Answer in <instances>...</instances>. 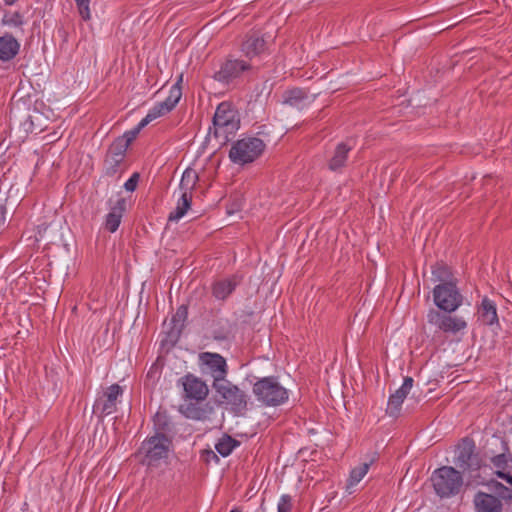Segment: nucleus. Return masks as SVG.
<instances>
[{"label": "nucleus", "instance_id": "f257e3e1", "mask_svg": "<svg viewBox=\"0 0 512 512\" xmlns=\"http://www.w3.org/2000/svg\"><path fill=\"white\" fill-rule=\"evenodd\" d=\"M213 127L209 128V135L222 139L225 143L234 136L240 128V115L235 106L227 101L221 102L214 113Z\"/></svg>", "mask_w": 512, "mask_h": 512}, {"label": "nucleus", "instance_id": "f03ea898", "mask_svg": "<svg viewBox=\"0 0 512 512\" xmlns=\"http://www.w3.org/2000/svg\"><path fill=\"white\" fill-rule=\"evenodd\" d=\"M435 493L441 498L457 495L463 485L461 473L451 466L436 469L430 478Z\"/></svg>", "mask_w": 512, "mask_h": 512}, {"label": "nucleus", "instance_id": "7ed1b4c3", "mask_svg": "<svg viewBox=\"0 0 512 512\" xmlns=\"http://www.w3.org/2000/svg\"><path fill=\"white\" fill-rule=\"evenodd\" d=\"M257 400L265 406H279L288 400V391L274 376L264 377L253 385Z\"/></svg>", "mask_w": 512, "mask_h": 512}, {"label": "nucleus", "instance_id": "20e7f679", "mask_svg": "<svg viewBox=\"0 0 512 512\" xmlns=\"http://www.w3.org/2000/svg\"><path fill=\"white\" fill-rule=\"evenodd\" d=\"M266 148L264 141L258 137H246L233 143L230 160L239 165H245L258 159Z\"/></svg>", "mask_w": 512, "mask_h": 512}, {"label": "nucleus", "instance_id": "39448f33", "mask_svg": "<svg viewBox=\"0 0 512 512\" xmlns=\"http://www.w3.org/2000/svg\"><path fill=\"white\" fill-rule=\"evenodd\" d=\"M213 389L221 397L222 402L230 406V410L236 415H243L248 408L249 396L245 391L229 380L221 383H213Z\"/></svg>", "mask_w": 512, "mask_h": 512}, {"label": "nucleus", "instance_id": "423d86ee", "mask_svg": "<svg viewBox=\"0 0 512 512\" xmlns=\"http://www.w3.org/2000/svg\"><path fill=\"white\" fill-rule=\"evenodd\" d=\"M171 444L170 437L152 435L142 442L138 453L144 455L143 463L157 466L161 460L168 458Z\"/></svg>", "mask_w": 512, "mask_h": 512}, {"label": "nucleus", "instance_id": "0eeeda50", "mask_svg": "<svg viewBox=\"0 0 512 512\" xmlns=\"http://www.w3.org/2000/svg\"><path fill=\"white\" fill-rule=\"evenodd\" d=\"M433 300L441 311L452 313L462 305L463 296L456 282L439 283L433 289Z\"/></svg>", "mask_w": 512, "mask_h": 512}, {"label": "nucleus", "instance_id": "6e6552de", "mask_svg": "<svg viewBox=\"0 0 512 512\" xmlns=\"http://www.w3.org/2000/svg\"><path fill=\"white\" fill-rule=\"evenodd\" d=\"M251 64L241 59L227 57L221 64L219 69L214 73V80L229 85L239 79L243 73L250 71Z\"/></svg>", "mask_w": 512, "mask_h": 512}, {"label": "nucleus", "instance_id": "1a4fd4ad", "mask_svg": "<svg viewBox=\"0 0 512 512\" xmlns=\"http://www.w3.org/2000/svg\"><path fill=\"white\" fill-rule=\"evenodd\" d=\"M427 321L444 333L456 334L467 327V322L463 318L451 316L450 313H442L435 309L428 312Z\"/></svg>", "mask_w": 512, "mask_h": 512}, {"label": "nucleus", "instance_id": "9d476101", "mask_svg": "<svg viewBox=\"0 0 512 512\" xmlns=\"http://www.w3.org/2000/svg\"><path fill=\"white\" fill-rule=\"evenodd\" d=\"M475 443L470 438H463L455 451V464L457 467L466 470L478 469L480 467L478 455L475 453Z\"/></svg>", "mask_w": 512, "mask_h": 512}, {"label": "nucleus", "instance_id": "9b49d317", "mask_svg": "<svg viewBox=\"0 0 512 512\" xmlns=\"http://www.w3.org/2000/svg\"><path fill=\"white\" fill-rule=\"evenodd\" d=\"M123 389L118 384H112L102 396L98 397L93 406V412L99 417L114 413L117 409V399L122 395Z\"/></svg>", "mask_w": 512, "mask_h": 512}, {"label": "nucleus", "instance_id": "f8f14e48", "mask_svg": "<svg viewBox=\"0 0 512 512\" xmlns=\"http://www.w3.org/2000/svg\"><path fill=\"white\" fill-rule=\"evenodd\" d=\"M199 360L206 365L213 377V383H221L226 380L228 366L226 359L218 354L211 352H202L199 354Z\"/></svg>", "mask_w": 512, "mask_h": 512}, {"label": "nucleus", "instance_id": "ddd939ff", "mask_svg": "<svg viewBox=\"0 0 512 512\" xmlns=\"http://www.w3.org/2000/svg\"><path fill=\"white\" fill-rule=\"evenodd\" d=\"M185 396L196 401H203L209 393L207 384L193 374L181 378Z\"/></svg>", "mask_w": 512, "mask_h": 512}, {"label": "nucleus", "instance_id": "4468645a", "mask_svg": "<svg viewBox=\"0 0 512 512\" xmlns=\"http://www.w3.org/2000/svg\"><path fill=\"white\" fill-rule=\"evenodd\" d=\"M243 276L241 274H233L227 278L218 279L212 284V295L218 300H226L241 284Z\"/></svg>", "mask_w": 512, "mask_h": 512}, {"label": "nucleus", "instance_id": "2eb2a0df", "mask_svg": "<svg viewBox=\"0 0 512 512\" xmlns=\"http://www.w3.org/2000/svg\"><path fill=\"white\" fill-rule=\"evenodd\" d=\"M413 382L414 380L412 377H405L402 386L397 389L395 393L390 395L386 409V413L388 415L392 417H397L399 415L402 403L409 394L413 386Z\"/></svg>", "mask_w": 512, "mask_h": 512}, {"label": "nucleus", "instance_id": "dca6fc26", "mask_svg": "<svg viewBox=\"0 0 512 512\" xmlns=\"http://www.w3.org/2000/svg\"><path fill=\"white\" fill-rule=\"evenodd\" d=\"M476 512H502V501L495 495L478 491L473 499Z\"/></svg>", "mask_w": 512, "mask_h": 512}, {"label": "nucleus", "instance_id": "f3484780", "mask_svg": "<svg viewBox=\"0 0 512 512\" xmlns=\"http://www.w3.org/2000/svg\"><path fill=\"white\" fill-rule=\"evenodd\" d=\"M266 41L258 33L250 34L241 45V51L248 58H253L264 52Z\"/></svg>", "mask_w": 512, "mask_h": 512}, {"label": "nucleus", "instance_id": "a211bd4d", "mask_svg": "<svg viewBox=\"0 0 512 512\" xmlns=\"http://www.w3.org/2000/svg\"><path fill=\"white\" fill-rule=\"evenodd\" d=\"M125 210L126 200L121 197L116 201L115 205L111 207L110 212L107 214L105 219V229L114 233L121 223Z\"/></svg>", "mask_w": 512, "mask_h": 512}, {"label": "nucleus", "instance_id": "6ab92c4d", "mask_svg": "<svg viewBox=\"0 0 512 512\" xmlns=\"http://www.w3.org/2000/svg\"><path fill=\"white\" fill-rule=\"evenodd\" d=\"M173 429L174 424L167 412L162 410L157 411L153 417V436L169 437Z\"/></svg>", "mask_w": 512, "mask_h": 512}, {"label": "nucleus", "instance_id": "aec40b11", "mask_svg": "<svg viewBox=\"0 0 512 512\" xmlns=\"http://www.w3.org/2000/svg\"><path fill=\"white\" fill-rule=\"evenodd\" d=\"M19 49V42L11 34L6 33L0 37V60H12L18 54Z\"/></svg>", "mask_w": 512, "mask_h": 512}, {"label": "nucleus", "instance_id": "412c9836", "mask_svg": "<svg viewBox=\"0 0 512 512\" xmlns=\"http://www.w3.org/2000/svg\"><path fill=\"white\" fill-rule=\"evenodd\" d=\"M351 149L352 147L345 142L337 144L334 154L328 163L329 169L332 171H339L342 169L346 164L348 153Z\"/></svg>", "mask_w": 512, "mask_h": 512}, {"label": "nucleus", "instance_id": "4be33fe9", "mask_svg": "<svg viewBox=\"0 0 512 512\" xmlns=\"http://www.w3.org/2000/svg\"><path fill=\"white\" fill-rule=\"evenodd\" d=\"M479 314L482 322L485 325L491 326L495 323H498L496 306L493 301L486 297L482 300L481 306L479 308Z\"/></svg>", "mask_w": 512, "mask_h": 512}, {"label": "nucleus", "instance_id": "5701e85b", "mask_svg": "<svg viewBox=\"0 0 512 512\" xmlns=\"http://www.w3.org/2000/svg\"><path fill=\"white\" fill-rule=\"evenodd\" d=\"M180 412L192 420H205L208 418L209 411L207 408L198 405L197 403H188L180 406Z\"/></svg>", "mask_w": 512, "mask_h": 512}, {"label": "nucleus", "instance_id": "b1692460", "mask_svg": "<svg viewBox=\"0 0 512 512\" xmlns=\"http://www.w3.org/2000/svg\"><path fill=\"white\" fill-rule=\"evenodd\" d=\"M199 180L198 173L192 169L187 168L181 178L179 189L181 193L192 195V192Z\"/></svg>", "mask_w": 512, "mask_h": 512}, {"label": "nucleus", "instance_id": "393cba45", "mask_svg": "<svg viewBox=\"0 0 512 512\" xmlns=\"http://www.w3.org/2000/svg\"><path fill=\"white\" fill-rule=\"evenodd\" d=\"M240 445V442L228 434H223L215 444L216 451L222 456H229L232 451Z\"/></svg>", "mask_w": 512, "mask_h": 512}, {"label": "nucleus", "instance_id": "a878e982", "mask_svg": "<svg viewBox=\"0 0 512 512\" xmlns=\"http://www.w3.org/2000/svg\"><path fill=\"white\" fill-rule=\"evenodd\" d=\"M433 280L440 283L456 282L451 269L443 262H438L432 267Z\"/></svg>", "mask_w": 512, "mask_h": 512}, {"label": "nucleus", "instance_id": "bb28decb", "mask_svg": "<svg viewBox=\"0 0 512 512\" xmlns=\"http://www.w3.org/2000/svg\"><path fill=\"white\" fill-rule=\"evenodd\" d=\"M192 202V195L181 193V196L178 200L177 207L174 211H172L169 214L168 220L169 221H178L180 218H182L187 210L190 208Z\"/></svg>", "mask_w": 512, "mask_h": 512}, {"label": "nucleus", "instance_id": "cd10ccee", "mask_svg": "<svg viewBox=\"0 0 512 512\" xmlns=\"http://www.w3.org/2000/svg\"><path fill=\"white\" fill-rule=\"evenodd\" d=\"M374 462V459H371L370 462L362 463L361 465L353 468L350 472L349 478L347 480V490H350L352 487L357 485L367 474L370 465Z\"/></svg>", "mask_w": 512, "mask_h": 512}, {"label": "nucleus", "instance_id": "c85d7f7f", "mask_svg": "<svg viewBox=\"0 0 512 512\" xmlns=\"http://www.w3.org/2000/svg\"><path fill=\"white\" fill-rule=\"evenodd\" d=\"M306 99V92L299 88L286 91L284 94V103L297 108H300Z\"/></svg>", "mask_w": 512, "mask_h": 512}, {"label": "nucleus", "instance_id": "c756f323", "mask_svg": "<svg viewBox=\"0 0 512 512\" xmlns=\"http://www.w3.org/2000/svg\"><path fill=\"white\" fill-rule=\"evenodd\" d=\"M188 316V307L186 305H181L176 310V313L172 316L171 322L173 323L172 330H176L179 334L184 328V322L186 321Z\"/></svg>", "mask_w": 512, "mask_h": 512}, {"label": "nucleus", "instance_id": "7c9ffc66", "mask_svg": "<svg viewBox=\"0 0 512 512\" xmlns=\"http://www.w3.org/2000/svg\"><path fill=\"white\" fill-rule=\"evenodd\" d=\"M125 158L106 154L104 161L106 175L113 176L120 170V165L123 163Z\"/></svg>", "mask_w": 512, "mask_h": 512}, {"label": "nucleus", "instance_id": "2f4dec72", "mask_svg": "<svg viewBox=\"0 0 512 512\" xmlns=\"http://www.w3.org/2000/svg\"><path fill=\"white\" fill-rule=\"evenodd\" d=\"M166 114L168 113L166 112V110H164L163 105L159 102L148 111L147 115L142 119V124L148 125L153 120Z\"/></svg>", "mask_w": 512, "mask_h": 512}, {"label": "nucleus", "instance_id": "473e14b6", "mask_svg": "<svg viewBox=\"0 0 512 512\" xmlns=\"http://www.w3.org/2000/svg\"><path fill=\"white\" fill-rule=\"evenodd\" d=\"M127 149V144L123 142V139L118 137L110 145L107 154L125 158Z\"/></svg>", "mask_w": 512, "mask_h": 512}, {"label": "nucleus", "instance_id": "72a5a7b5", "mask_svg": "<svg viewBox=\"0 0 512 512\" xmlns=\"http://www.w3.org/2000/svg\"><path fill=\"white\" fill-rule=\"evenodd\" d=\"M146 125H143L142 124V120L138 123V125L136 127H134L133 129L129 130V131H126L121 137H119L120 139H123V142L125 144H127V146L129 147L130 144L136 139V137L138 136V134L140 133V131L145 127Z\"/></svg>", "mask_w": 512, "mask_h": 512}, {"label": "nucleus", "instance_id": "f704fd0d", "mask_svg": "<svg viewBox=\"0 0 512 512\" xmlns=\"http://www.w3.org/2000/svg\"><path fill=\"white\" fill-rule=\"evenodd\" d=\"M4 25L19 27L23 24L22 15L19 12L6 13L2 19Z\"/></svg>", "mask_w": 512, "mask_h": 512}, {"label": "nucleus", "instance_id": "c9c22d12", "mask_svg": "<svg viewBox=\"0 0 512 512\" xmlns=\"http://www.w3.org/2000/svg\"><path fill=\"white\" fill-rule=\"evenodd\" d=\"M91 0H75L80 16L83 20L87 21L90 19V4Z\"/></svg>", "mask_w": 512, "mask_h": 512}, {"label": "nucleus", "instance_id": "e433bc0d", "mask_svg": "<svg viewBox=\"0 0 512 512\" xmlns=\"http://www.w3.org/2000/svg\"><path fill=\"white\" fill-rule=\"evenodd\" d=\"M510 459L505 453L498 454L491 459L492 464L498 468L505 470L508 467Z\"/></svg>", "mask_w": 512, "mask_h": 512}, {"label": "nucleus", "instance_id": "4c0bfd02", "mask_svg": "<svg viewBox=\"0 0 512 512\" xmlns=\"http://www.w3.org/2000/svg\"><path fill=\"white\" fill-rule=\"evenodd\" d=\"M182 81V75H180L178 81L171 87L168 98L173 100L174 103H178L182 96L180 82Z\"/></svg>", "mask_w": 512, "mask_h": 512}, {"label": "nucleus", "instance_id": "58836bf2", "mask_svg": "<svg viewBox=\"0 0 512 512\" xmlns=\"http://www.w3.org/2000/svg\"><path fill=\"white\" fill-rule=\"evenodd\" d=\"M291 510V497L282 495L278 503V512H289Z\"/></svg>", "mask_w": 512, "mask_h": 512}, {"label": "nucleus", "instance_id": "ea45409f", "mask_svg": "<svg viewBox=\"0 0 512 512\" xmlns=\"http://www.w3.org/2000/svg\"><path fill=\"white\" fill-rule=\"evenodd\" d=\"M139 177L140 176L138 173H133L132 176L125 182L124 188L127 191L133 192L137 188Z\"/></svg>", "mask_w": 512, "mask_h": 512}, {"label": "nucleus", "instance_id": "a19ab883", "mask_svg": "<svg viewBox=\"0 0 512 512\" xmlns=\"http://www.w3.org/2000/svg\"><path fill=\"white\" fill-rule=\"evenodd\" d=\"M160 103L163 105L164 110H166L167 113L172 111L174 107L177 105V103H174V101L169 99L168 97Z\"/></svg>", "mask_w": 512, "mask_h": 512}, {"label": "nucleus", "instance_id": "79ce46f5", "mask_svg": "<svg viewBox=\"0 0 512 512\" xmlns=\"http://www.w3.org/2000/svg\"><path fill=\"white\" fill-rule=\"evenodd\" d=\"M5 213L6 209L3 205H0V227L4 225L5 223Z\"/></svg>", "mask_w": 512, "mask_h": 512}, {"label": "nucleus", "instance_id": "37998d69", "mask_svg": "<svg viewBox=\"0 0 512 512\" xmlns=\"http://www.w3.org/2000/svg\"><path fill=\"white\" fill-rule=\"evenodd\" d=\"M499 477L505 479L511 486H512V476L511 475H505L504 473L499 472Z\"/></svg>", "mask_w": 512, "mask_h": 512}, {"label": "nucleus", "instance_id": "c03bdc74", "mask_svg": "<svg viewBox=\"0 0 512 512\" xmlns=\"http://www.w3.org/2000/svg\"><path fill=\"white\" fill-rule=\"evenodd\" d=\"M206 454L208 456V458H206V461H209V458H213V459H216L218 460V457L217 455L212 451V450H209V451H206Z\"/></svg>", "mask_w": 512, "mask_h": 512}, {"label": "nucleus", "instance_id": "a18cd8bd", "mask_svg": "<svg viewBox=\"0 0 512 512\" xmlns=\"http://www.w3.org/2000/svg\"><path fill=\"white\" fill-rule=\"evenodd\" d=\"M206 454L208 456V458H206V461H209V458H213V459H216L218 460V457L217 455L212 451V450H209V451H206Z\"/></svg>", "mask_w": 512, "mask_h": 512}, {"label": "nucleus", "instance_id": "49530a36", "mask_svg": "<svg viewBox=\"0 0 512 512\" xmlns=\"http://www.w3.org/2000/svg\"><path fill=\"white\" fill-rule=\"evenodd\" d=\"M7 5H13L17 0H4Z\"/></svg>", "mask_w": 512, "mask_h": 512}, {"label": "nucleus", "instance_id": "de8ad7c7", "mask_svg": "<svg viewBox=\"0 0 512 512\" xmlns=\"http://www.w3.org/2000/svg\"><path fill=\"white\" fill-rule=\"evenodd\" d=\"M230 512H242V509L239 507H235Z\"/></svg>", "mask_w": 512, "mask_h": 512}, {"label": "nucleus", "instance_id": "09e8293b", "mask_svg": "<svg viewBox=\"0 0 512 512\" xmlns=\"http://www.w3.org/2000/svg\"><path fill=\"white\" fill-rule=\"evenodd\" d=\"M511 461H512V459H511Z\"/></svg>", "mask_w": 512, "mask_h": 512}]
</instances>
